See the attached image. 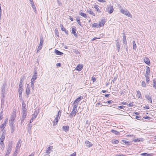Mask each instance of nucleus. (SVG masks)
<instances>
[{
	"label": "nucleus",
	"mask_w": 156,
	"mask_h": 156,
	"mask_svg": "<svg viewBox=\"0 0 156 156\" xmlns=\"http://www.w3.org/2000/svg\"><path fill=\"white\" fill-rule=\"evenodd\" d=\"M113 102V101L112 100L108 101L107 102V103L109 104H111Z\"/></svg>",
	"instance_id": "51"
},
{
	"label": "nucleus",
	"mask_w": 156,
	"mask_h": 156,
	"mask_svg": "<svg viewBox=\"0 0 156 156\" xmlns=\"http://www.w3.org/2000/svg\"><path fill=\"white\" fill-rule=\"evenodd\" d=\"M5 126H6L5 125V124H2L1 126H0V129H1V130H3Z\"/></svg>",
	"instance_id": "37"
},
{
	"label": "nucleus",
	"mask_w": 156,
	"mask_h": 156,
	"mask_svg": "<svg viewBox=\"0 0 156 156\" xmlns=\"http://www.w3.org/2000/svg\"><path fill=\"white\" fill-rule=\"evenodd\" d=\"M111 131L112 133H114V134H115L116 135H118L119 133V132H118L117 131L113 130V129H112L111 130Z\"/></svg>",
	"instance_id": "38"
},
{
	"label": "nucleus",
	"mask_w": 156,
	"mask_h": 156,
	"mask_svg": "<svg viewBox=\"0 0 156 156\" xmlns=\"http://www.w3.org/2000/svg\"><path fill=\"white\" fill-rule=\"evenodd\" d=\"M52 147H53L52 146H51L48 147V150L46 151V152L47 153H50L49 151H50V150L52 148Z\"/></svg>",
	"instance_id": "42"
},
{
	"label": "nucleus",
	"mask_w": 156,
	"mask_h": 156,
	"mask_svg": "<svg viewBox=\"0 0 156 156\" xmlns=\"http://www.w3.org/2000/svg\"><path fill=\"white\" fill-rule=\"evenodd\" d=\"M98 1L100 2H106L105 0H98Z\"/></svg>",
	"instance_id": "52"
},
{
	"label": "nucleus",
	"mask_w": 156,
	"mask_h": 156,
	"mask_svg": "<svg viewBox=\"0 0 156 156\" xmlns=\"http://www.w3.org/2000/svg\"><path fill=\"white\" fill-rule=\"evenodd\" d=\"M37 115L35 114V113H34L32 115V116L31 118L32 120V121L34 120V119H35L37 117Z\"/></svg>",
	"instance_id": "40"
},
{
	"label": "nucleus",
	"mask_w": 156,
	"mask_h": 156,
	"mask_svg": "<svg viewBox=\"0 0 156 156\" xmlns=\"http://www.w3.org/2000/svg\"><path fill=\"white\" fill-rule=\"evenodd\" d=\"M12 149V146L10 145H9L8 146V149L7 150L6 153V155H9V154L10 153L11 150Z\"/></svg>",
	"instance_id": "15"
},
{
	"label": "nucleus",
	"mask_w": 156,
	"mask_h": 156,
	"mask_svg": "<svg viewBox=\"0 0 156 156\" xmlns=\"http://www.w3.org/2000/svg\"><path fill=\"white\" fill-rule=\"evenodd\" d=\"M83 65H82L79 64L75 68V69L76 70L80 71L83 69Z\"/></svg>",
	"instance_id": "7"
},
{
	"label": "nucleus",
	"mask_w": 156,
	"mask_h": 156,
	"mask_svg": "<svg viewBox=\"0 0 156 156\" xmlns=\"http://www.w3.org/2000/svg\"><path fill=\"white\" fill-rule=\"evenodd\" d=\"M144 60L145 63L147 64L148 65L150 66L151 64L150 60L147 57H145L144 59Z\"/></svg>",
	"instance_id": "8"
},
{
	"label": "nucleus",
	"mask_w": 156,
	"mask_h": 156,
	"mask_svg": "<svg viewBox=\"0 0 156 156\" xmlns=\"http://www.w3.org/2000/svg\"><path fill=\"white\" fill-rule=\"evenodd\" d=\"M114 10V9L113 8V7L112 6H109L108 8V12L109 13H112Z\"/></svg>",
	"instance_id": "13"
},
{
	"label": "nucleus",
	"mask_w": 156,
	"mask_h": 156,
	"mask_svg": "<svg viewBox=\"0 0 156 156\" xmlns=\"http://www.w3.org/2000/svg\"><path fill=\"white\" fill-rule=\"evenodd\" d=\"M94 8L95 9L97 12H100L101 11L99 9V6L98 5H95L94 6Z\"/></svg>",
	"instance_id": "22"
},
{
	"label": "nucleus",
	"mask_w": 156,
	"mask_h": 156,
	"mask_svg": "<svg viewBox=\"0 0 156 156\" xmlns=\"http://www.w3.org/2000/svg\"><path fill=\"white\" fill-rule=\"evenodd\" d=\"M43 44V40L42 38H41L40 39V42L39 45L37 48V52L41 49L42 48V45Z\"/></svg>",
	"instance_id": "5"
},
{
	"label": "nucleus",
	"mask_w": 156,
	"mask_h": 156,
	"mask_svg": "<svg viewBox=\"0 0 156 156\" xmlns=\"http://www.w3.org/2000/svg\"><path fill=\"white\" fill-rule=\"evenodd\" d=\"M141 155L142 156H153V155L151 154H147V153H143L141 154Z\"/></svg>",
	"instance_id": "26"
},
{
	"label": "nucleus",
	"mask_w": 156,
	"mask_h": 156,
	"mask_svg": "<svg viewBox=\"0 0 156 156\" xmlns=\"http://www.w3.org/2000/svg\"><path fill=\"white\" fill-rule=\"evenodd\" d=\"M34 152H33L28 156H34Z\"/></svg>",
	"instance_id": "58"
},
{
	"label": "nucleus",
	"mask_w": 156,
	"mask_h": 156,
	"mask_svg": "<svg viewBox=\"0 0 156 156\" xmlns=\"http://www.w3.org/2000/svg\"><path fill=\"white\" fill-rule=\"evenodd\" d=\"M120 12L122 14L126 15L128 17L132 18V16L131 14L129 13V12L127 9H121L120 10Z\"/></svg>",
	"instance_id": "3"
},
{
	"label": "nucleus",
	"mask_w": 156,
	"mask_h": 156,
	"mask_svg": "<svg viewBox=\"0 0 156 156\" xmlns=\"http://www.w3.org/2000/svg\"><path fill=\"white\" fill-rule=\"evenodd\" d=\"M79 14L80 16H83V17H84V18L87 17V15L85 13H84L83 12H80V13H79Z\"/></svg>",
	"instance_id": "28"
},
{
	"label": "nucleus",
	"mask_w": 156,
	"mask_h": 156,
	"mask_svg": "<svg viewBox=\"0 0 156 156\" xmlns=\"http://www.w3.org/2000/svg\"><path fill=\"white\" fill-rule=\"evenodd\" d=\"M92 81L93 83H94L95 82L96 80V79L95 77H92Z\"/></svg>",
	"instance_id": "50"
},
{
	"label": "nucleus",
	"mask_w": 156,
	"mask_h": 156,
	"mask_svg": "<svg viewBox=\"0 0 156 156\" xmlns=\"http://www.w3.org/2000/svg\"><path fill=\"white\" fill-rule=\"evenodd\" d=\"M30 93V89L29 84H27L26 90V93L27 95H29Z\"/></svg>",
	"instance_id": "12"
},
{
	"label": "nucleus",
	"mask_w": 156,
	"mask_h": 156,
	"mask_svg": "<svg viewBox=\"0 0 156 156\" xmlns=\"http://www.w3.org/2000/svg\"><path fill=\"white\" fill-rule=\"evenodd\" d=\"M105 23V21L104 19H103L99 22L98 25L99 27H103L104 26Z\"/></svg>",
	"instance_id": "10"
},
{
	"label": "nucleus",
	"mask_w": 156,
	"mask_h": 156,
	"mask_svg": "<svg viewBox=\"0 0 156 156\" xmlns=\"http://www.w3.org/2000/svg\"><path fill=\"white\" fill-rule=\"evenodd\" d=\"M23 112V114L22 115V117L23 118V119H24L26 118V115H27V111H26V109H24V110H23L22 111Z\"/></svg>",
	"instance_id": "16"
},
{
	"label": "nucleus",
	"mask_w": 156,
	"mask_h": 156,
	"mask_svg": "<svg viewBox=\"0 0 156 156\" xmlns=\"http://www.w3.org/2000/svg\"><path fill=\"white\" fill-rule=\"evenodd\" d=\"M134 102H131L128 104L129 107H133V106Z\"/></svg>",
	"instance_id": "46"
},
{
	"label": "nucleus",
	"mask_w": 156,
	"mask_h": 156,
	"mask_svg": "<svg viewBox=\"0 0 156 156\" xmlns=\"http://www.w3.org/2000/svg\"><path fill=\"white\" fill-rule=\"evenodd\" d=\"M143 118L145 119H150V117L148 116H145Z\"/></svg>",
	"instance_id": "57"
},
{
	"label": "nucleus",
	"mask_w": 156,
	"mask_h": 156,
	"mask_svg": "<svg viewBox=\"0 0 156 156\" xmlns=\"http://www.w3.org/2000/svg\"><path fill=\"white\" fill-rule=\"evenodd\" d=\"M34 81H33L32 80H31V86L33 89H34Z\"/></svg>",
	"instance_id": "41"
},
{
	"label": "nucleus",
	"mask_w": 156,
	"mask_h": 156,
	"mask_svg": "<svg viewBox=\"0 0 156 156\" xmlns=\"http://www.w3.org/2000/svg\"><path fill=\"white\" fill-rule=\"evenodd\" d=\"M119 142V140L116 139H113L112 140V143L114 144H118Z\"/></svg>",
	"instance_id": "29"
},
{
	"label": "nucleus",
	"mask_w": 156,
	"mask_h": 156,
	"mask_svg": "<svg viewBox=\"0 0 156 156\" xmlns=\"http://www.w3.org/2000/svg\"><path fill=\"white\" fill-rule=\"evenodd\" d=\"M117 48H118V51H119V49H120V46H119V44H118L117 45Z\"/></svg>",
	"instance_id": "59"
},
{
	"label": "nucleus",
	"mask_w": 156,
	"mask_h": 156,
	"mask_svg": "<svg viewBox=\"0 0 156 156\" xmlns=\"http://www.w3.org/2000/svg\"><path fill=\"white\" fill-rule=\"evenodd\" d=\"M16 112H13L11 115V116L10 120H9V122H10V125L12 127H13V124L14 123V121L15 120L16 117Z\"/></svg>",
	"instance_id": "2"
},
{
	"label": "nucleus",
	"mask_w": 156,
	"mask_h": 156,
	"mask_svg": "<svg viewBox=\"0 0 156 156\" xmlns=\"http://www.w3.org/2000/svg\"><path fill=\"white\" fill-rule=\"evenodd\" d=\"M133 49H135L136 48V45L135 43V41H133Z\"/></svg>",
	"instance_id": "33"
},
{
	"label": "nucleus",
	"mask_w": 156,
	"mask_h": 156,
	"mask_svg": "<svg viewBox=\"0 0 156 156\" xmlns=\"http://www.w3.org/2000/svg\"><path fill=\"white\" fill-rule=\"evenodd\" d=\"M97 39V37H94L91 39L92 41H93L94 40Z\"/></svg>",
	"instance_id": "62"
},
{
	"label": "nucleus",
	"mask_w": 156,
	"mask_h": 156,
	"mask_svg": "<svg viewBox=\"0 0 156 156\" xmlns=\"http://www.w3.org/2000/svg\"><path fill=\"white\" fill-rule=\"evenodd\" d=\"M122 141L125 144H126L127 145L129 146L131 145L130 142L128 141H126L125 140H122Z\"/></svg>",
	"instance_id": "18"
},
{
	"label": "nucleus",
	"mask_w": 156,
	"mask_h": 156,
	"mask_svg": "<svg viewBox=\"0 0 156 156\" xmlns=\"http://www.w3.org/2000/svg\"><path fill=\"white\" fill-rule=\"evenodd\" d=\"M87 12L90 14L94 16H95V14L92 11H91L90 9H89L88 10H87Z\"/></svg>",
	"instance_id": "24"
},
{
	"label": "nucleus",
	"mask_w": 156,
	"mask_h": 156,
	"mask_svg": "<svg viewBox=\"0 0 156 156\" xmlns=\"http://www.w3.org/2000/svg\"><path fill=\"white\" fill-rule=\"evenodd\" d=\"M5 138V135L4 134H2L0 139V141H2H2H4Z\"/></svg>",
	"instance_id": "31"
},
{
	"label": "nucleus",
	"mask_w": 156,
	"mask_h": 156,
	"mask_svg": "<svg viewBox=\"0 0 156 156\" xmlns=\"http://www.w3.org/2000/svg\"><path fill=\"white\" fill-rule=\"evenodd\" d=\"M150 68L148 66L146 67V73L145 75H149L150 74Z\"/></svg>",
	"instance_id": "17"
},
{
	"label": "nucleus",
	"mask_w": 156,
	"mask_h": 156,
	"mask_svg": "<svg viewBox=\"0 0 156 156\" xmlns=\"http://www.w3.org/2000/svg\"><path fill=\"white\" fill-rule=\"evenodd\" d=\"M83 98V96H80L78 98H77L74 101L73 104L74 105H78L79 102L81 101V100Z\"/></svg>",
	"instance_id": "4"
},
{
	"label": "nucleus",
	"mask_w": 156,
	"mask_h": 156,
	"mask_svg": "<svg viewBox=\"0 0 156 156\" xmlns=\"http://www.w3.org/2000/svg\"><path fill=\"white\" fill-rule=\"evenodd\" d=\"M153 87L155 88L156 89V81L154 79L153 80Z\"/></svg>",
	"instance_id": "43"
},
{
	"label": "nucleus",
	"mask_w": 156,
	"mask_h": 156,
	"mask_svg": "<svg viewBox=\"0 0 156 156\" xmlns=\"http://www.w3.org/2000/svg\"><path fill=\"white\" fill-rule=\"evenodd\" d=\"M141 85L143 87H146V85L145 82L144 81H142L141 83Z\"/></svg>",
	"instance_id": "44"
},
{
	"label": "nucleus",
	"mask_w": 156,
	"mask_h": 156,
	"mask_svg": "<svg viewBox=\"0 0 156 156\" xmlns=\"http://www.w3.org/2000/svg\"><path fill=\"white\" fill-rule=\"evenodd\" d=\"M76 152H74L73 153L69 156H76Z\"/></svg>",
	"instance_id": "47"
},
{
	"label": "nucleus",
	"mask_w": 156,
	"mask_h": 156,
	"mask_svg": "<svg viewBox=\"0 0 156 156\" xmlns=\"http://www.w3.org/2000/svg\"><path fill=\"white\" fill-rule=\"evenodd\" d=\"M124 35L123 36V43L126 45L127 44V41L126 38V36L125 34H123Z\"/></svg>",
	"instance_id": "20"
},
{
	"label": "nucleus",
	"mask_w": 156,
	"mask_h": 156,
	"mask_svg": "<svg viewBox=\"0 0 156 156\" xmlns=\"http://www.w3.org/2000/svg\"><path fill=\"white\" fill-rule=\"evenodd\" d=\"M22 93H19V97L21 98H22Z\"/></svg>",
	"instance_id": "55"
},
{
	"label": "nucleus",
	"mask_w": 156,
	"mask_h": 156,
	"mask_svg": "<svg viewBox=\"0 0 156 156\" xmlns=\"http://www.w3.org/2000/svg\"><path fill=\"white\" fill-rule=\"evenodd\" d=\"M22 107H23V108H22L23 110H24V109H26V105L25 104V103L24 102L22 103Z\"/></svg>",
	"instance_id": "39"
},
{
	"label": "nucleus",
	"mask_w": 156,
	"mask_h": 156,
	"mask_svg": "<svg viewBox=\"0 0 156 156\" xmlns=\"http://www.w3.org/2000/svg\"><path fill=\"white\" fill-rule=\"evenodd\" d=\"M20 140L18 142V144H17V146H18L19 145V144H20Z\"/></svg>",
	"instance_id": "61"
},
{
	"label": "nucleus",
	"mask_w": 156,
	"mask_h": 156,
	"mask_svg": "<svg viewBox=\"0 0 156 156\" xmlns=\"http://www.w3.org/2000/svg\"><path fill=\"white\" fill-rule=\"evenodd\" d=\"M62 128L65 131H68L69 129V126H64L62 127Z\"/></svg>",
	"instance_id": "27"
},
{
	"label": "nucleus",
	"mask_w": 156,
	"mask_h": 156,
	"mask_svg": "<svg viewBox=\"0 0 156 156\" xmlns=\"http://www.w3.org/2000/svg\"><path fill=\"white\" fill-rule=\"evenodd\" d=\"M7 121H8V119H6L4 121V123L3 124H5V125L6 126Z\"/></svg>",
	"instance_id": "48"
},
{
	"label": "nucleus",
	"mask_w": 156,
	"mask_h": 156,
	"mask_svg": "<svg viewBox=\"0 0 156 156\" xmlns=\"http://www.w3.org/2000/svg\"><path fill=\"white\" fill-rule=\"evenodd\" d=\"M136 96L138 98H142L141 93L139 90H137L136 91Z\"/></svg>",
	"instance_id": "21"
},
{
	"label": "nucleus",
	"mask_w": 156,
	"mask_h": 156,
	"mask_svg": "<svg viewBox=\"0 0 156 156\" xmlns=\"http://www.w3.org/2000/svg\"><path fill=\"white\" fill-rule=\"evenodd\" d=\"M145 76L146 78V82L147 83H148L150 81V78L149 77V75H145Z\"/></svg>",
	"instance_id": "32"
},
{
	"label": "nucleus",
	"mask_w": 156,
	"mask_h": 156,
	"mask_svg": "<svg viewBox=\"0 0 156 156\" xmlns=\"http://www.w3.org/2000/svg\"><path fill=\"white\" fill-rule=\"evenodd\" d=\"M92 27H98V24L97 23H94L92 24Z\"/></svg>",
	"instance_id": "34"
},
{
	"label": "nucleus",
	"mask_w": 156,
	"mask_h": 156,
	"mask_svg": "<svg viewBox=\"0 0 156 156\" xmlns=\"http://www.w3.org/2000/svg\"><path fill=\"white\" fill-rule=\"evenodd\" d=\"M140 116H136V119L137 120H139V119L140 118Z\"/></svg>",
	"instance_id": "56"
},
{
	"label": "nucleus",
	"mask_w": 156,
	"mask_h": 156,
	"mask_svg": "<svg viewBox=\"0 0 156 156\" xmlns=\"http://www.w3.org/2000/svg\"><path fill=\"white\" fill-rule=\"evenodd\" d=\"M133 141L134 142H140V140L138 138H137L133 140Z\"/></svg>",
	"instance_id": "45"
},
{
	"label": "nucleus",
	"mask_w": 156,
	"mask_h": 156,
	"mask_svg": "<svg viewBox=\"0 0 156 156\" xmlns=\"http://www.w3.org/2000/svg\"><path fill=\"white\" fill-rule=\"evenodd\" d=\"M76 29L75 27H73L72 28V33L75 37H77V33L76 32Z\"/></svg>",
	"instance_id": "6"
},
{
	"label": "nucleus",
	"mask_w": 156,
	"mask_h": 156,
	"mask_svg": "<svg viewBox=\"0 0 156 156\" xmlns=\"http://www.w3.org/2000/svg\"><path fill=\"white\" fill-rule=\"evenodd\" d=\"M25 78L26 76L24 75H23L20 79V81L19 84H21V85H22L23 83V82L24 80L25 79Z\"/></svg>",
	"instance_id": "14"
},
{
	"label": "nucleus",
	"mask_w": 156,
	"mask_h": 156,
	"mask_svg": "<svg viewBox=\"0 0 156 156\" xmlns=\"http://www.w3.org/2000/svg\"><path fill=\"white\" fill-rule=\"evenodd\" d=\"M118 107L119 108H120V109H122L123 108V106H119Z\"/></svg>",
	"instance_id": "60"
},
{
	"label": "nucleus",
	"mask_w": 156,
	"mask_h": 156,
	"mask_svg": "<svg viewBox=\"0 0 156 156\" xmlns=\"http://www.w3.org/2000/svg\"><path fill=\"white\" fill-rule=\"evenodd\" d=\"M60 115H61V113H60V110H59V111H58V112L56 116L55 117V118L59 120V119H60Z\"/></svg>",
	"instance_id": "25"
},
{
	"label": "nucleus",
	"mask_w": 156,
	"mask_h": 156,
	"mask_svg": "<svg viewBox=\"0 0 156 156\" xmlns=\"http://www.w3.org/2000/svg\"><path fill=\"white\" fill-rule=\"evenodd\" d=\"M37 76V72H35L33 75L31 79V80L34 81L36 79Z\"/></svg>",
	"instance_id": "11"
},
{
	"label": "nucleus",
	"mask_w": 156,
	"mask_h": 156,
	"mask_svg": "<svg viewBox=\"0 0 156 156\" xmlns=\"http://www.w3.org/2000/svg\"><path fill=\"white\" fill-rule=\"evenodd\" d=\"M0 144L2 147H3V148L4 147V145L3 141H2H2H0Z\"/></svg>",
	"instance_id": "49"
},
{
	"label": "nucleus",
	"mask_w": 156,
	"mask_h": 156,
	"mask_svg": "<svg viewBox=\"0 0 156 156\" xmlns=\"http://www.w3.org/2000/svg\"><path fill=\"white\" fill-rule=\"evenodd\" d=\"M77 112V105H74L73 107L72 111L70 113L69 116L71 118L74 117Z\"/></svg>",
	"instance_id": "1"
},
{
	"label": "nucleus",
	"mask_w": 156,
	"mask_h": 156,
	"mask_svg": "<svg viewBox=\"0 0 156 156\" xmlns=\"http://www.w3.org/2000/svg\"><path fill=\"white\" fill-rule=\"evenodd\" d=\"M56 65L57 66H61V64L60 63H58Z\"/></svg>",
	"instance_id": "63"
},
{
	"label": "nucleus",
	"mask_w": 156,
	"mask_h": 156,
	"mask_svg": "<svg viewBox=\"0 0 156 156\" xmlns=\"http://www.w3.org/2000/svg\"><path fill=\"white\" fill-rule=\"evenodd\" d=\"M55 53L57 55H61L62 54V53L59 51H58L57 50H55Z\"/></svg>",
	"instance_id": "36"
},
{
	"label": "nucleus",
	"mask_w": 156,
	"mask_h": 156,
	"mask_svg": "<svg viewBox=\"0 0 156 156\" xmlns=\"http://www.w3.org/2000/svg\"><path fill=\"white\" fill-rule=\"evenodd\" d=\"M58 120L59 119L55 118L54 120L52 122L53 126L56 125L57 124Z\"/></svg>",
	"instance_id": "23"
},
{
	"label": "nucleus",
	"mask_w": 156,
	"mask_h": 156,
	"mask_svg": "<svg viewBox=\"0 0 156 156\" xmlns=\"http://www.w3.org/2000/svg\"><path fill=\"white\" fill-rule=\"evenodd\" d=\"M23 89L22 88V85L19 84V93H22Z\"/></svg>",
	"instance_id": "19"
},
{
	"label": "nucleus",
	"mask_w": 156,
	"mask_h": 156,
	"mask_svg": "<svg viewBox=\"0 0 156 156\" xmlns=\"http://www.w3.org/2000/svg\"><path fill=\"white\" fill-rule=\"evenodd\" d=\"M117 76H116V77H114L113 80L112 81L113 82H114V81H115L117 79Z\"/></svg>",
	"instance_id": "53"
},
{
	"label": "nucleus",
	"mask_w": 156,
	"mask_h": 156,
	"mask_svg": "<svg viewBox=\"0 0 156 156\" xmlns=\"http://www.w3.org/2000/svg\"><path fill=\"white\" fill-rule=\"evenodd\" d=\"M60 27L62 31H64L66 34H68V30L66 29L62 24H61L60 25Z\"/></svg>",
	"instance_id": "9"
},
{
	"label": "nucleus",
	"mask_w": 156,
	"mask_h": 156,
	"mask_svg": "<svg viewBox=\"0 0 156 156\" xmlns=\"http://www.w3.org/2000/svg\"><path fill=\"white\" fill-rule=\"evenodd\" d=\"M146 98L151 103H152V101L151 99V97L149 96V95H146L145 96Z\"/></svg>",
	"instance_id": "30"
},
{
	"label": "nucleus",
	"mask_w": 156,
	"mask_h": 156,
	"mask_svg": "<svg viewBox=\"0 0 156 156\" xmlns=\"http://www.w3.org/2000/svg\"><path fill=\"white\" fill-rule=\"evenodd\" d=\"M85 143L88 144V146L89 147H91L93 145L92 144H91V143L90 142L88 141H86Z\"/></svg>",
	"instance_id": "35"
},
{
	"label": "nucleus",
	"mask_w": 156,
	"mask_h": 156,
	"mask_svg": "<svg viewBox=\"0 0 156 156\" xmlns=\"http://www.w3.org/2000/svg\"><path fill=\"white\" fill-rule=\"evenodd\" d=\"M109 95H110V94H105V97H109Z\"/></svg>",
	"instance_id": "64"
},
{
	"label": "nucleus",
	"mask_w": 156,
	"mask_h": 156,
	"mask_svg": "<svg viewBox=\"0 0 156 156\" xmlns=\"http://www.w3.org/2000/svg\"><path fill=\"white\" fill-rule=\"evenodd\" d=\"M77 20V22L78 23V24L80 25H81V23H80V20L79 19H77L76 20Z\"/></svg>",
	"instance_id": "54"
}]
</instances>
